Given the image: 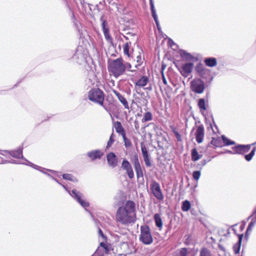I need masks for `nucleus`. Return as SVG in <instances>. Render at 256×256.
<instances>
[{
	"instance_id": "nucleus-1",
	"label": "nucleus",
	"mask_w": 256,
	"mask_h": 256,
	"mask_svg": "<svg viewBox=\"0 0 256 256\" xmlns=\"http://www.w3.org/2000/svg\"><path fill=\"white\" fill-rule=\"evenodd\" d=\"M108 70L110 75L116 78L124 74L126 71L130 72L136 71V70L132 68V65L130 62H124L122 58L108 61Z\"/></svg>"
},
{
	"instance_id": "nucleus-2",
	"label": "nucleus",
	"mask_w": 256,
	"mask_h": 256,
	"mask_svg": "<svg viewBox=\"0 0 256 256\" xmlns=\"http://www.w3.org/2000/svg\"><path fill=\"white\" fill-rule=\"evenodd\" d=\"M116 218V220L122 224L134 222L136 219L135 209H118Z\"/></svg>"
},
{
	"instance_id": "nucleus-3",
	"label": "nucleus",
	"mask_w": 256,
	"mask_h": 256,
	"mask_svg": "<svg viewBox=\"0 0 256 256\" xmlns=\"http://www.w3.org/2000/svg\"><path fill=\"white\" fill-rule=\"evenodd\" d=\"M88 100L94 103L104 107V94L99 88H92L88 92Z\"/></svg>"
},
{
	"instance_id": "nucleus-4",
	"label": "nucleus",
	"mask_w": 256,
	"mask_h": 256,
	"mask_svg": "<svg viewBox=\"0 0 256 256\" xmlns=\"http://www.w3.org/2000/svg\"><path fill=\"white\" fill-rule=\"evenodd\" d=\"M195 70L200 78L208 80V82H210L212 80L210 70L206 68L201 62L196 64L195 66Z\"/></svg>"
},
{
	"instance_id": "nucleus-5",
	"label": "nucleus",
	"mask_w": 256,
	"mask_h": 256,
	"mask_svg": "<svg viewBox=\"0 0 256 256\" xmlns=\"http://www.w3.org/2000/svg\"><path fill=\"white\" fill-rule=\"evenodd\" d=\"M140 240L145 244H150L153 242V238L150 229L148 226L140 227Z\"/></svg>"
},
{
	"instance_id": "nucleus-6",
	"label": "nucleus",
	"mask_w": 256,
	"mask_h": 256,
	"mask_svg": "<svg viewBox=\"0 0 256 256\" xmlns=\"http://www.w3.org/2000/svg\"><path fill=\"white\" fill-rule=\"evenodd\" d=\"M190 87L193 92L200 94L204 90V82L200 78H194L191 81Z\"/></svg>"
},
{
	"instance_id": "nucleus-7",
	"label": "nucleus",
	"mask_w": 256,
	"mask_h": 256,
	"mask_svg": "<svg viewBox=\"0 0 256 256\" xmlns=\"http://www.w3.org/2000/svg\"><path fill=\"white\" fill-rule=\"evenodd\" d=\"M251 146V144H238L232 147V152L229 150L228 152L232 154H244L250 151Z\"/></svg>"
},
{
	"instance_id": "nucleus-8",
	"label": "nucleus",
	"mask_w": 256,
	"mask_h": 256,
	"mask_svg": "<svg viewBox=\"0 0 256 256\" xmlns=\"http://www.w3.org/2000/svg\"><path fill=\"white\" fill-rule=\"evenodd\" d=\"M132 163L134 166L136 172L137 178L138 179L140 178H143L144 172L142 166L139 161L138 155L135 153L133 156Z\"/></svg>"
},
{
	"instance_id": "nucleus-9",
	"label": "nucleus",
	"mask_w": 256,
	"mask_h": 256,
	"mask_svg": "<svg viewBox=\"0 0 256 256\" xmlns=\"http://www.w3.org/2000/svg\"><path fill=\"white\" fill-rule=\"evenodd\" d=\"M150 189L152 193L157 199L158 200L163 199L164 196L162 193L160 186L158 182L153 181L150 184Z\"/></svg>"
},
{
	"instance_id": "nucleus-10",
	"label": "nucleus",
	"mask_w": 256,
	"mask_h": 256,
	"mask_svg": "<svg viewBox=\"0 0 256 256\" xmlns=\"http://www.w3.org/2000/svg\"><path fill=\"white\" fill-rule=\"evenodd\" d=\"M122 168L126 171L130 179L134 178V172L130 163L126 159L124 158L122 163Z\"/></svg>"
},
{
	"instance_id": "nucleus-11",
	"label": "nucleus",
	"mask_w": 256,
	"mask_h": 256,
	"mask_svg": "<svg viewBox=\"0 0 256 256\" xmlns=\"http://www.w3.org/2000/svg\"><path fill=\"white\" fill-rule=\"evenodd\" d=\"M194 68V64L192 62H188L183 64L180 68L179 71L180 74L184 78L188 77L189 74L192 72Z\"/></svg>"
},
{
	"instance_id": "nucleus-12",
	"label": "nucleus",
	"mask_w": 256,
	"mask_h": 256,
	"mask_svg": "<svg viewBox=\"0 0 256 256\" xmlns=\"http://www.w3.org/2000/svg\"><path fill=\"white\" fill-rule=\"evenodd\" d=\"M100 20L102 22V27L104 38L107 41L110 42H112L113 39L110 34V28L108 22L106 20L103 19L102 17L101 18Z\"/></svg>"
},
{
	"instance_id": "nucleus-13",
	"label": "nucleus",
	"mask_w": 256,
	"mask_h": 256,
	"mask_svg": "<svg viewBox=\"0 0 256 256\" xmlns=\"http://www.w3.org/2000/svg\"><path fill=\"white\" fill-rule=\"evenodd\" d=\"M204 134V128L203 126L200 125L196 127L194 135L198 144H201L203 142Z\"/></svg>"
},
{
	"instance_id": "nucleus-14",
	"label": "nucleus",
	"mask_w": 256,
	"mask_h": 256,
	"mask_svg": "<svg viewBox=\"0 0 256 256\" xmlns=\"http://www.w3.org/2000/svg\"><path fill=\"white\" fill-rule=\"evenodd\" d=\"M140 147H141L142 155L146 166L147 167H150L152 166L151 161L149 158V155L148 154L146 147V145L144 144V142H142L140 143Z\"/></svg>"
},
{
	"instance_id": "nucleus-15",
	"label": "nucleus",
	"mask_w": 256,
	"mask_h": 256,
	"mask_svg": "<svg viewBox=\"0 0 256 256\" xmlns=\"http://www.w3.org/2000/svg\"><path fill=\"white\" fill-rule=\"evenodd\" d=\"M107 161L108 165L112 168L116 167L118 164V159L116 154L110 152L106 156Z\"/></svg>"
},
{
	"instance_id": "nucleus-16",
	"label": "nucleus",
	"mask_w": 256,
	"mask_h": 256,
	"mask_svg": "<svg viewBox=\"0 0 256 256\" xmlns=\"http://www.w3.org/2000/svg\"><path fill=\"white\" fill-rule=\"evenodd\" d=\"M112 92L117 96L118 98L123 105L125 109L129 110L130 106L128 102L125 98L122 96L118 92L115 90H112Z\"/></svg>"
},
{
	"instance_id": "nucleus-17",
	"label": "nucleus",
	"mask_w": 256,
	"mask_h": 256,
	"mask_svg": "<svg viewBox=\"0 0 256 256\" xmlns=\"http://www.w3.org/2000/svg\"><path fill=\"white\" fill-rule=\"evenodd\" d=\"M103 155V152L99 150H92L88 153V156L92 160H94L96 159H100Z\"/></svg>"
},
{
	"instance_id": "nucleus-18",
	"label": "nucleus",
	"mask_w": 256,
	"mask_h": 256,
	"mask_svg": "<svg viewBox=\"0 0 256 256\" xmlns=\"http://www.w3.org/2000/svg\"><path fill=\"white\" fill-rule=\"evenodd\" d=\"M24 144H22L21 147L18 148L16 150L8 151V154L13 158H20L22 156V150Z\"/></svg>"
},
{
	"instance_id": "nucleus-19",
	"label": "nucleus",
	"mask_w": 256,
	"mask_h": 256,
	"mask_svg": "<svg viewBox=\"0 0 256 256\" xmlns=\"http://www.w3.org/2000/svg\"><path fill=\"white\" fill-rule=\"evenodd\" d=\"M113 126L115 128L116 131L117 133L120 134L122 136L126 134V130L123 128L121 122L119 121L114 122H113Z\"/></svg>"
},
{
	"instance_id": "nucleus-20",
	"label": "nucleus",
	"mask_w": 256,
	"mask_h": 256,
	"mask_svg": "<svg viewBox=\"0 0 256 256\" xmlns=\"http://www.w3.org/2000/svg\"><path fill=\"white\" fill-rule=\"evenodd\" d=\"M252 217V221L248 224V227L246 230V236L248 234V232H250L252 228L254 226V225L256 224V209L254 212L251 216Z\"/></svg>"
},
{
	"instance_id": "nucleus-21",
	"label": "nucleus",
	"mask_w": 256,
	"mask_h": 256,
	"mask_svg": "<svg viewBox=\"0 0 256 256\" xmlns=\"http://www.w3.org/2000/svg\"><path fill=\"white\" fill-rule=\"evenodd\" d=\"M149 82V78L146 76H142L140 78L137 80L135 84L139 87H144L146 86Z\"/></svg>"
},
{
	"instance_id": "nucleus-22",
	"label": "nucleus",
	"mask_w": 256,
	"mask_h": 256,
	"mask_svg": "<svg viewBox=\"0 0 256 256\" xmlns=\"http://www.w3.org/2000/svg\"><path fill=\"white\" fill-rule=\"evenodd\" d=\"M189 252L186 248H180L176 250L172 256H188Z\"/></svg>"
},
{
	"instance_id": "nucleus-23",
	"label": "nucleus",
	"mask_w": 256,
	"mask_h": 256,
	"mask_svg": "<svg viewBox=\"0 0 256 256\" xmlns=\"http://www.w3.org/2000/svg\"><path fill=\"white\" fill-rule=\"evenodd\" d=\"M205 64L208 67H214L216 66L217 60L214 58H208L204 60Z\"/></svg>"
},
{
	"instance_id": "nucleus-24",
	"label": "nucleus",
	"mask_w": 256,
	"mask_h": 256,
	"mask_svg": "<svg viewBox=\"0 0 256 256\" xmlns=\"http://www.w3.org/2000/svg\"><path fill=\"white\" fill-rule=\"evenodd\" d=\"M210 144L214 146L216 148H222L224 146L222 142V138H220V137H217L216 138H212L210 142Z\"/></svg>"
},
{
	"instance_id": "nucleus-25",
	"label": "nucleus",
	"mask_w": 256,
	"mask_h": 256,
	"mask_svg": "<svg viewBox=\"0 0 256 256\" xmlns=\"http://www.w3.org/2000/svg\"><path fill=\"white\" fill-rule=\"evenodd\" d=\"M191 156L192 160L194 162H196L200 159L202 158V156L199 154L197 150V149L196 148H194L192 150Z\"/></svg>"
},
{
	"instance_id": "nucleus-26",
	"label": "nucleus",
	"mask_w": 256,
	"mask_h": 256,
	"mask_svg": "<svg viewBox=\"0 0 256 256\" xmlns=\"http://www.w3.org/2000/svg\"><path fill=\"white\" fill-rule=\"evenodd\" d=\"M198 106L200 112H204L207 109L206 102L203 98H201L198 100Z\"/></svg>"
},
{
	"instance_id": "nucleus-27",
	"label": "nucleus",
	"mask_w": 256,
	"mask_h": 256,
	"mask_svg": "<svg viewBox=\"0 0 256 256\" xmlns=\"http://www.w3.org/2000/svg\"><path fill=\"white\" fill-rule=\"evenodd\" d=\"M150 10L152 11V16L156 24V26H158V16L156 14V10L154 9V4L152 0H150Z\"/></svg>"
},
{
	"instance_id": "nucleus-28",
	"label": "nucleus",
	"mask_w": 256,
	"mask_h": 256,
	"mask_svg": "<svg viewBox=\"0 0 256 256\" xmlns=\"http://www.w3.org/2000/svg\"><path fill=\"white\" fill-rule=\"evenodd\" d=\"M109 252L108 248H100L98 247L96 252L95 254L97 256H104L105 254L108 253Z\"/></svg>"
},
{
	"instance_id": "nucleus-29",
	"label": "nucleus",
	"mask_w": 256,
	"mask_h": 256,
	"mask_svg": "<svg viewBox=\"0 0 256 256\" xmlns=\"http://www.w3.org/2000/svg\"><path fill=\"white\" fill-rule=\"evenodd\" d=\"M170 128L173 133L174 134L176 138L177 141L178 142L182 141V136L178 132L177 128L174 126H170Z\"/></svg>"
},
{
	"instance_id": "nucleus-30",
	"label": "nucleus",
	"mask_w": 256,
	"mask_h": 256,
	"mask_svg": "<svg viewBox=\"0 0 256 256\" xmlns=\"http://www.w3.org/2000/svg\"><path fill=\"white\" fill-rule=\"evenodd\" d=\"M222 141L224 146L233 145L235 144V142L234 141L231 140H230L228 138L224 135L222 136Z\"/></svg>"
},
{
	"instance_id": "nucleus-31",
	"label": "nucleus",
	"mask_w": 256,
	"mask_h": 256,
	"mask_svg": "<svg viewBox=\"0 0 256 256\" xmlns=\"http://www.w3.org/2000/svg\"><path fill=\"white\" fill-rule=\"evenodd\" d=\"M154 218L156 226L160 228H161L162 226L160 214H156L154 216Z\"/></svg>"
},
{
	"instance_id": "nucleus-32",
	"label": "nucleus",
	"mask_w": 256,
	"mask_h": 256,
	"mask_svg": "<svg viewBox=\"0 0 256 256\" xmlns=\"http://www.w3.org/2000/svg\"><path fill=\"white\" fill-rule=\"evenodd\" d=\"M152 119V114L151 112H147L144 114V117L142 120V122L150 121Z\"/></svg>"
},
{
	"instance_id": "nucleus-33",
	"label": "nucleus",
	"mask_w": 256,
	"mask_h": 256,
	"mask_svg": "<svg viewBox=\"0 0 256 256\" xmlns=\"http://www.w3.org/2000/svg\"><path fill=\"white\" fill-rule=\"evenodd\" d=\"M131 46V42H126L123 45L124 53L128 56L130 57L129 50Z\"/></svg>"
},
{
	"instance_id": "nucleus-34",
	"label": "nucleus",
	"mask_w": 256,
	"mask_h": 256,
	"mask_svg": "<svg viewBox=\"0 0 256 256\" xmlns=\"http://www.w3.org/2000/svg\"><path fill=\"white\" fill-rule=\"evenodd\" d=\"M122 140L124 142V146L126 148H129L132 146V144L130 139H128L126 136V134H124L122 136Z\"/></svg>"
},
{
	"instance_id": "nucleus-35",
	"label": "nucleus",
	"mask_w": 256,
	"mask_h": 256,
	"mask_svg": "<svg viewBox=\"0 0 256 256\" xmlns=\"http://www.w3.org/2000/svg\"><path fill=\"white\" fill-rule=\"evenodd\" d=\"M256 151V148L254 147L252 148V150H251V152H250V154H246L244 156L245 159L248 162L251 160L252 159V158L253 156L255 154Z\"/></svg>"
},
{
	"instance_id": "nucleus-36",
	"label": "nucleus",
	"mask_w": 256,
	"mask_h": 256,
	"mask_svg": "<svg viewBox=\"0 0 256 256\" xmlns=\"http://www.w3.org/2000/svg\"><path fill=\"white\" fill-rule=\"evenodd\" d=\"M200 256H212L211 252L208 248H202L200 254Z\"/></svg>"
},
{
	"instance_id": "nucleus-37",
	"label": "nucleus",
	"mask_w": 256,
	"mask_h": 256,
	"mask_svg": "<svg viewBox=\"0 0 256 256\" xmlns=\"http://www.w3.org/2000/svg\"><path fill=\"white\" fill-rule=\"evenodd\" d=\"M114 137H115V135L112 132L110 137V138H109V140L107 143V145H106V148H110L112 146V144H114Z\"/></svg>"
},
{
	"instance_id": "nucleus-38",
	"label": "nucleus",
	"mask_w": 256,
	"mask_h": 256,
	"mask_svg": "<svg viewBox=\"0 0 256 256\" xmlns=\"http://www.w3.org/2000/svg\"><path fill=\"white\" fill-rule=\"evenodd\" d=\"M62 178L64 180H66L74 182V176L69 174H62Z\"/></svg>"
},
{
	"instance_id": "nucleus-39",
	"label": "nucleus",
	"mask_w": 256,
	"mask_h": 256,
	"mask_svg": "<svg viewBox=\"0 0 256 256\" xmlns=\"http://www.w3.org/2000/svg\"><path fill=\"white\" fill-rule=\"evenodd\" d=\"M72 194L78 200L81 198V193L80 192L76 190H72Z\"/></svg>"
},
{
	"instance_id": "nucleus-40",
	"label": "nucleus",
	"mask_w": 256,
	"mask_h": 256,
	"mask_svg": "<svg viewBox=\"0 0 256 256\" xmlns=\"http://www.w3.org/2000/svg\"><path fill=\"white\" fill-rule=\"evenodd\" d=\"M78 201L82 207L86 208L89 206V203L86 200L82 199V198L79 199Z\"/></svg>"
},
{
	"instance_id": "nucleus-41",
	"label": "nucleus",
	"mask_w": 256,
	"mask_h": 256,
	"mask_svg": "<svg viewBox=\"0 0 256 256\" xmlns=\"http://www.w3.org/2000/svg\"><path fill=\"white\" fill-rule=\"evenodd\" d=\"M200 176V172L198 170L194 171L192 173L193 178L196 180H198Z\"/></svg>"
},
{
	"instance_id": "nucleus-42",
	"label": "nucleus",
	"mask_w": 256,
	"mask_h": 256,
	"mask_svg": "<svg viewBox=\"0 0 256 256\" xmlns=\"http://www.w3.org/2000/svg\"><path fill=\"white\" fill-rule=\"evenodd\" d=\"M190 206H191V204H190V202L188 200H184V202H183L182 208H190Z\"/></svg>"
},
{
	"instance_id": "nucleus-43",
	"label": "nucleus",
	"mask_w": 256,
	"mask_h": 256,
	"mask_svg": "<svg viewBox=\"0 0 256 256\" xmlns=\"http://www.w3.org/2000/svg\"><path fill=\"white\" fill-rule=\"evenodd\" d=\"M240 247V244L236 243L233 246V250L236 254L239 252Z\"/></svg>"
},
{
	"instance_id": "nucleus-44",
	"label": "nucleus",
	"mask_w": 256,
	"mask_h": 256,
	"mask_svg": "<svg viewBox=\"0 0 256 256\" xmlns=\"http://www.w3.org/2000/svg\"><path fill=\"white\" fill-rule=\"evenodd\" d=\"M126 208H134L135 204L132 201L128 200L126 202Z\"/></svg>"
},
{
	"instance_id": "nucleus-45",
	"label": "nucleus",
	"mask_w": 256,
	"mask_h": 256,
	"mask_svg": "<svg viewBox=\"0 0 256 256\" xmlns=\"http://www.w3.org/2000/svg\"><path fill=\"white\" fill-rule=\"evenodd\" d=\"M182 210L184 211H188L190 210V212L194 215H198V212H200V211L199 209H182Z\"/></svg>"
},
{
	"instance_id": "nucleus-46",
	"label": "nucleus",
	"mask_w": 256,
	"mask_h": 256,
	"mask_svg": "<svg viewBox=\"0 0 256 256\" xmlns=\"http://www.w3.org/2000/svg\"><path fill=\"white\" fill-rule=\"evenodd\" d=\"M136 62L138 64L136 66V67L140 66L142 64V60L140 55H138L136 56Z\"/></svg>"
},
{
	"instance_id": "nucleus-47",
	"label": "nucleus",
	"mask_w": 256,
	"mask_h": 256,
	"mask_svg": "<svg viewBox=\"0 0 256 256\" xmlns=\"http://www.w3.org/2000/svg\"><path fill=\"white\" fill-rule=\"evenodd\" d=\"M134 126L135 129L137 131H138L139 130V128H140V123H139L138 120H134Z\"/></svg>"
},
{
	"instance_id": "nucleus-48",
	"label": "nucleus",
	"mask_w": 256,
	"mask_h": 256,
	"mask_svg": "<svg viewBox=\"0 0 256 256\" xmlns=\"http://www.w3.org/2000/svg\"><path fill=\"white\" fill-rule=\"evenodd\" d=\"M162 82L163 83L165 84V85H167L168 84V82H167V81H166V80L164 74L163 73H162Z\"/></svg>"
},
{
	"instance_id": "nucleus-49",
	"label": "nucleus",
	"mask_w": 256,
	"mask_h": 256,
	"mask_svg": "<svg viewBox=\"0 0 256 256\" xmlns=\"http://www.w3.org/2000/svg\"><path fill=\"white\" fill-rule=\"evenodd\" d=\"M243 237V234H241L238 236V241L237 243L240 244Z\"/></svg>"
},
{
	"instance_id": "nucleus-50",
	"label": "nucleus",
	"mask_w": 256,
	"mask_h": 256,
	"mask_svg": "<svg viewBox=\"0 0 256 256\" xmlns=\"http://www.w3.org/2000/svg\"><path fill=\"white\" fill-rule=\"evenodd\" d=\"M218 248H219L222 252H225V248H224V246L220 244H218Z\"/></svg>"
},
{
	"instance_id": "nucleus-51",
	"label": "nucleus",
	"mask_w": 256,
	"mask_h": 256,
	"mask_svg": "<svg viewBox=\"0 0 256 256\" xmlns=\"http://www.w3.org/2000/svg\"><path fill=\"white\" fill-rule=\"evenodd\" d=\"M99 247L100 248H108V246L104 242H101Z\"/></svg>"
},
{
	"instance_id": "nucleus-52",
	"label": "nucleus",
	"mask_w": 256,
	"mask_h": 256,
	"mask_svg": "<svg viewBox=\"0 0 256 256\" xmlns=\"http://www.w3.org/2000/svg\"><path fill=\"white\" fill-rule=\"evenodd\" d=\"M98 233L102 237H104L103 232L100 228H98Z\"/></svg>"
},
{
	"instance_id": "nucleus-53",
	"label": "nucleus",
	"mask_w": 256,
	"mask_h": 256,
	"mask_svg": "<svg viewBox=\"0 0 256 256\" xmlns=\"http://www.w3.org/2000/svg\"><path fill=\"white\" fill-rule=\"evenodd\" d=\"M235 226H236V225H234V226H232V227H233V228H232V230L234 232V234H236V229L234 228V227Z\"/></svg>"
},
{
	"instance_id": "nucleus-54",
	"label": "nucleus",
	"mask_w": 256,
	"mask_h": 256,
	"mask_svg": "<svg viewBox=\"0 0 256 256\" xmlns=\"http://www.w3.org/2000/svg\"><path fill=\"white\" fill-rule=\"evenodd\" d=\"M240 228H241V230H243L244 227H243V226H240Z\"/></svg>"
},
{
	"instance_id": "nucleus-55",
	"label": "nucleus",
	"mask_w": 256,
	"mask_h": 256,
	"mask_svg": "<svg viewBox=\"0 0 256 256\" xmlns=\"http://www.w3.org/2000/svg\"><path fill=\"white\" fill-rule=\"evenodd\" d=\"M86 210L88 212H88V208H86Z\"/></svg>"
}]
</instances>
